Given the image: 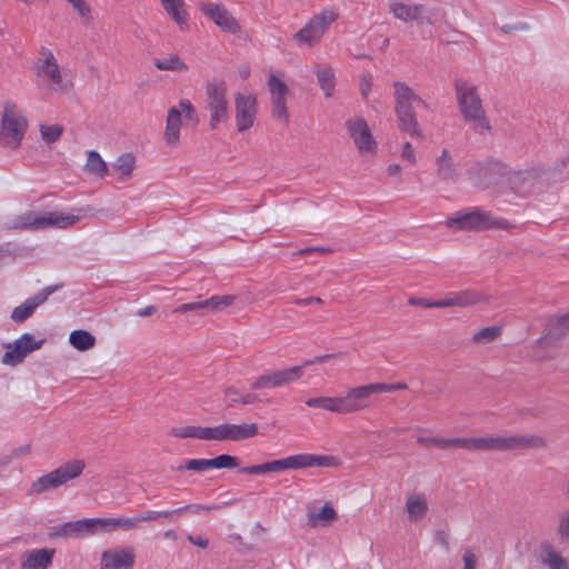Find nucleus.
<instances>
[{
	"mask_svg": "<svg viewBox=\"0 0 569 569\" xmlns=\"http://www.w3.org/2000/svg\"><path fill=\"white\" fill-rule=\"evenodd\" d=\"M174 513H177V511L144 510L132 517L84 518L68 521L53 528L51 537L80 539L98 533L132 531L139 528L140 522L156 521L160 518H171Z\"/></svg>",
	"mask_w": 569,
	"mask_h": 569,
	"instance_id": "nucleus-1",
	"label": "nucleus"
},
{
	"mask_svg": "<svg viewBox=\"0 0 569 569\" xmlns=\"http://www.w3.org/2000/svg\"><path fill=\"white\" fill-rule=\"evenodd\" d=\"M33 72L40 90L47 98H66L74 93L70 71L59 62L51 49H40L33 62Z\"/></svg>",
	"mask_w": 569,
	"mask_h": 569,
	"instance_id": "nucleus-2",
	"label": "nucleus"
},
{
	"mask_svg": "<svg viewBox=\"0 0 569 569\" xmlns=\"http://www.w3.org/2000/svg\"><path fill=\"white\" fill-rule=\"evenodd\" d=\"M455 94L462 120L479 133L488 132L491 127L478 86L467 80H458L455 82Z\"/></svg>",
	"mask_w": 569,
	"mask_h": 569,
	"instance_id": "nucleus-3",
	"label": "nucleus"
},
{
	"mask_svg": "<svg viewBox=\"0 0 569 569\" xmlns=\"http://www.w3.org/2000/svg\"><path fill=\"white\" fill-rule=\"evenodd\" d=\"M340 460L329 455L299 453L286 458L267 461L260 465L241 469L244 475L280 473L287 470H301L308 468H338Z\"/></svg>",
	"mask_w": 569,
	"mask_h": 569,
	"instance_id": "nucleus-4",
	"label": "nucleus"
},
{
	"mask_svg": "<svg viewBox=\"0 0 569 569\" xmlns=\"http://www.w3.org/2000/svg\"><path fill=\"white\" fill-rule=\"evenodd\" d=\"M29 120L26 111L13 101H6L0 111V147L17 151L28 132Z\"/></svg>",
	"mask_w": 569,
	"mask_h": 569,
	"instance_id": "nucleus-5",
	"label": "nucleus"
},
{
	"mask_svg": "<svg viewBox=\"0 0 569 569\" xmlns=\"http://www.w3.org/2000/svg\"><path fill=\"white\" fill-rule=\"evenodd\" d=\"M395 97V112L398 127L411 137L421 138L416 108L423 104V100L406 82L396 81L392 84Z\"/></svg>",
	"mask_w": 569,
	"mask_h": 569,
	"instance_id": "nucleus-6",
	"label": "nucleus"
},
{
	"mask_svg": "<svg viewBox=\"0 0 569 569\" xmlns=\"http://www.w3.org/2000/svg\"><path fill=\"white\" fill-rule=\"evenodd\" d=\"M546 439L538 435H485L469 438V451H509L519 449H541L546 447Z\"/></svg>",
	"mask_w": 569,
	"mask_h": 569,
	"instance_id": "nucleus-7",
	"label": "nucleus"
},
{
	"mask_svg": "<svg viewBox=\"0 0 569 569\" xmlns=\"http://www.w3.org/2000/svg\"><path fill=\"white\" fill-rule=\"evenodd\" d=\"M80 217L61 211H24L10 219L7 224L12 229L42 230L49 228H68L78 223Z\"/></svg>",
	"mask_w": 569,
	"mask_h": 569,
	"instance_id": "nucleus-8",
	"label": "nucleus"
},
{
	"mask_svg": "<svg viewBox=\"0 0 569 569\" xmlns=\"http://www.w3.org/2000/svg\"><path fill=\"white\" fill-rule=\"evenodd\" d=\"M446 226L453 231L511 230L510 221L493 217L479 209L459 211L447 218Z\"/></svg>",
	"mask_w": 569,
	"mask_h": 569,
	"instance_id": "nucleus-9",
	"label": "nucleus"
},
{
	"mask_svg": "<svg viewBox=\"0 0 569 569\" xmlns=\"http://www.w3.org/2000/svg\"><path fill=\"white\" fill-rule=\"evenodd\" d=\"M259 436V427L253 421L240 423L220 422L212 426L199 425V441L238 442Z\"/></svg>",
	"mask_w": 569,
	"mask_h": 569,
	"instance_id": "nucleus-10",
	"label": "nucleus"
},
{
	"mask_svg": "<svg viewBox=\"0 0 569 569\" xmlns=\"http://www.w3.org/2000/svg\"><path fill=\"white\" fill-rule=\"evenodd\" d=\"M338 19L333 9H325L313 14L298 31L292 34V41L299 49L317 47L330 26Z\"/></svg>",
	"mask_w": 569,
	"mask_h": 569,
	"instance_id": "nucleus-11",
	"label": "nucleus"
},
{
	"mask_svg": "<svg viewBox=\"0 0 569 569\" xmlns=\"http://www.w3.org/2000/svg\"><path fill=\"white\" fill-rule=\"evenodd\" d=\"M266 86L272 118L278 123L287 126L289 123L288 99L291 92L286 74L282 71H270Z\"/></svg>",
	"mask_w": 569,
	"mask_h": 569,
	"instance_id": "nucleus-12",
	"label": "nucleus"
},
{
	"mask_svg": "<svg viewBox=\"0 0 569 569\" xmlns=\"http://www.w3.org/2000/svg\"><path fill=\"white\" fill-rule=\"evenodd\" d=\"M86 468L81 459H73L60 465L57 469L36 479L31 485L32 493H43L79 478Z\"/></svg>",
	"mask_w": 569,
	"mask_h": 569,
	"instance_id": "nucleus-13",
	"label": "nucleus"
},
{
	"mask_svg": "<svg viewBox=\"0 0 569 569\" xmlns=\"http://www.w3.org/2000/svg\"><path fill=\"white\" fill-rule=\"evenodd\" d=\"M206 108L209 111V126L217 129L228 119V86L224 80L213 78L206 84Z\"/></svg>",
	"mask_w": 569,
	"mask_h": 569,
	"instance_id": "nucleus-14",
	"label": "nucleus"
},
{
	"mask_svg": "<svg viewBox=\"0 0 569 569\" xmlns=\"http://www.w3.org/2000/svg\"><path fill=\"white\" fill-rule=\"evenodd\" d=\"M183 120H196V108L188 99H180L176 106H171L167 111L163 130V140L167 146L177 147L180 143Z\"/></svg>",
	"mask_w": 569,
	"mask_h": 569,
	"instance_id": "nucleus-15",
	"label": "nucleus"
},
{
	"mask_svg": "<svg viewBox=\"0 0 569 569\" xmlns=\"http://www.w3.org/2000/svg\"><path fill=\"white\" fill-rule=\"evenodd\" d=\"M198 7L206 20L214 24L222 33L236 36L241 32V23L223 2L206 0L200 1Z\"/></svg>",
	"mask_w": 569,
	"mask_h": 569,
	"instance_id": "nucleus-16",
	"label": "nucleus"
},
{
	"mask_svg": "<svg viewBox=\"0 0 569 569\" xmlns=\"http://www.w3.org/2000/svg\"><path fill=\"white\" fill-rule=\"evenodd\" d=\"M233 117L236 130L246 133L256 123L258 114V96L249 90H240L233 94Z\"/></svg>",
	"mask_w": 569,
	"mask_h": 569,
	"instance_id": "nucleus-17",
	"label": "nucleus"
},
{
	"mask_svg": "<svg viewBox=\"0 0 569 569\" xmlns=\"http://www.w3.org/2000/svg\"><path fill=\"white\" fill-rule=\"evenodd\" d=\"M350 140L361 157L371 159L378 153V141L363 118L355 117L346 121Z\"/></svg>",
	"mask_w": 569,
	"mask_h": 569,
	"instance_id": "nucleus-18",
	"label": "nucleus"
},
{
	"mask_svg": "<svg viewBox=\"0 0 569 569\" xmlns=\"http://www.w3.org/2000/svg\"><path fill=\"white\" fill-rule=\"evenodd\" d=\"M435 176L445 184H455L460 178L457 153L448 147L438 148L432 156Z\"/></svg>",
	"mask_w": 569,
	"mask_h": 569,
	"instance_id": "nucleus-19",
	"label": "nucleus"
},
{
	"mask_svg": "<svg viewBox=\"0 0 569 569\" xmlns=\"http://www.w3.org/2000/svg\"><path fill=\"white\" fill-rule=\"evenodd\" d=\"M486 301H487V299L482 295H480L478 292H473V291L457 292V293H453V295L448 296L440 300H429V299L417 298V297H410L408 300L409 305H411V306H418V307L430 308V309L431 308L442 309V308H453V307L467 308V307H471V306H475V305H478L481 302H486Z\"/></svg>",
	"mask_w": 569,
	"mask_h": 569,
	"instance_id": "nucleus-20",
	"label": "nucleus"
},
{
	"mask_svg": "<svg viewBox=\"0 0 569 569\" xmlns=\"http://www.w3.org/2000/svg\"><path fill=\"white\" fill-rule=\"evenodd\" d=\"M380 389L383 388L377 387L376 382L349 388L342 396L345 413H355L369 408L372 396L379 393Z\"/></svg>",
	"mask_w": 569,
	"mask_h": 569,
	"instance_id": "nucleus-21",
	"label": "nucleus"
},
{
	"mask_svg": "<svg viewBox=\"0 0 569 569\" xmlns=\"http://www.w3.org/2000/svg\"><path fill=\"white\" fill-rule=\"evenodd\" d=\"M136 551L130 546L103 549L100 553L99 569H133Z\"/></svg>",
	"mask_w": 569,
	"mask_h": 569,
	"instance_id": "nucleus-22",
	"label": "nucleus"
},
{
	"mask_svg": "<svg viewBox=\"0 0 569 569\" xmlns=\"http://www.w3.org/2000/svg\"><path fill=\"white\" fill-rule=\"evenodd\" d=\"M234 301L236 297L233 295L214 296L207 300L180 305L174 309L173 312L180 315L188 312L213 315L229 308L233 305Z\"/></svg>",
	"mask_w": 569,
	"mask_h": 569,
	"instance_id": "nucleus-23",
	"label": "nucleus"
},
{
	"mask_svg": "<svg viewBox=\"0 0 569 569\" xmlns=\"http://www.w3.org/2000/svg\"><path fill=\"white\" fill-rule=\"evenodd\" d=\"M338 518V512L330 501L322 506H307L306 523L311 529L330 527Z\"/></svg>",
	"mask_w": 569,
	"mask_h": 569,
	"instance_id": "nucleus-24",
	"label": "nucleus"
},
{
	"mask_svg": "<svg viewBox=\"0 0 569 569\" xmlns=\"http://www.w3.org/2000/svg\"><path fill=\"white\" fill-rule=\"evenodd\" d=\"M40 346L41 343L36 342L31 335L24 333L12 345L8 346V350L2 358V362L8 366H16L20 363L28 353L38 350Z\"/></svg>",
	"mask_w": 569,
	"mask_h": 569,
	"instance_id": "nucleus-25",
	"label": "nucleus"
},
{
	"mask_svg": "<svg viewBox=\"0 0 569 569\" xmlns=\"http://www.w3.org/2000/svg\"><path fill=\"white\" fill-rule=\"evenodd\" d=\"M405 513L409 522H420L429 512L428 498L422 492H410L405 499Z\"/></svg>",
	"mask_w": 569,
	"mask_h": 569,
	"instance_id": "nucleus-26",
	"label": "nucleus"
},
{
	"mask_svg": "<svg viewBox=\"0 0 569 569\" xmlns=\"http://www.w3.org/2000/svg\"><path fill=\"white\" fill-rule=\"evenodd\" d=\"M388 7L392 16L405 23L418 21L425 13L422 6L405 0H392Z\"/></svg>",
	"mask_w": 569,
	"mask_h": 569,
	"instance_id": "nucleus-27",
	"label": "nucleus"
},
{
	"mask_svg": "<svg viewBox=\"0 0 569 569\" xmlns=\"http://www.w3.org/2000/svg\"><path fill=\"white\" fill-rule=\"evenodd\" d=\"M136 166L137 159L132 152L119 154L111 164L113 174L121 182L132 179Z\"/></svg>",
	"mask_w": 569,
	"mask_h": 569,
	"instance_id": "nucleus-28",
	"label": "nucleus"
},
{
	"mask_svg": "<svg viewBox=\"0 0 569 569\" xmlns=\"http://www.w3.org/2000/svg\"><path fill=\"white\" fill-rule=\"evenodd\" d=\"M539 560L546 569H569L568 559L549 543L541 546Z\"/></svg>",
	"mask_w": 569,
	"mask_h": 569,
	"instance_id": "nucleus-29",
	"label": "nucleus"
},
{
	"mask_svg": "<svg viewBox=\"0 0 569 569\" xmlns=\"http://www.w3.org/2000/svg\"><path fill=\"white\" fill-rule=\"evenodd\" d=\"M52 290L47 288L36 297L28 299L22 305L16 307L11 315L12 320L16 322H22L28 319L33 313L34 309L47 300Z\"/></svg>",
	"mask_w": 569,
	"mask_h": 569,
	"instance_id": "nucleus-30",
	"label": "nucleus"
},
{
	"mask_svg": "<svg viewBox=\"0 0 569 569\" xmlns=\"http://www.w3.org/2000/svg\"><path fill=\"white\" fill-rule=\"evenodd\" d=\"M53 549H36L23 556L21 567L24 569H46L50 566Z\"/></svg>",
	"mask_w": 569,
	"mask_h": 569,
	"instance_id": "nucleus-31",
	"label": "nucleus"
},
{
	"mask_svg": "<svg viewBox=\"0 0 569 569\" xmlns=\"http://www.w3.org/2000/svg\"><path fill=\"white\" fill-rule=\"evenodd\" d=\"M164 12L177 23L180 30L188 26V11L184 0H160Z\"/></svg>",
	"mask_w": 569,
	"mask_h": 569,
	"instance_id": "nucleus-32",
	"label": "nucleus"
},
{
	"mask_svg": "<svg viewBox=\"0 0 569 569\" xmlns=\"http://www.w3.org/2000/svg\"><path fill=\"white\" fill-rule=\"evenodd\" d=\"M83 171L93 178L103 179L109 174V167L99 152L90 150L87 152Z\"/></svg>",
	"mask_w": 569,
	"mask_h": 569,
	"instance_id": "nucleus-33",
	"label": "nucleus"
},
{
	"mask_svg": "<svg viewBox=\"0 0 569 569\" xmlns=\"http://www.w3.org/2000/svg\"><path fill=\"white\" fill-rule=\"evenodd\" d=\"M312 71L317 78L320 90L326 98H330L335 89L336 80L333 68L329 64H318L312 68Z\"/></svg>",
	"mask_w": 569,
	"mask_h": 569,
	"instance_id": "nucleus-34",
	"label": "nucleus"
},
{
	"mask_svg": "<svg viewBox=\"0 0 569 569\" xmlns=\"http://www.w3.org/2000/svg\"><path fill=\"white\" fill-rule=\"evenodd\" d=\"M306 406L309 408H320L331 413H345L342 397L320 396L309 398L306 401Z\"/></svg>",
	"mask_w": 569,
	"mask_h": 569,
	"instance_id": "nucleus-35",
	"label": "nucleus"
},
{
	"mask_svg": "<svg viewBox=\"0 0 569 569\" xmlns=\"http://www.w3.org/2000/svg\"><path fill=\"white\" fill-rule=\"evenodd\" d=\"M68 340L69 343L80 352L91 350L97 343L96 337L91 332L82 329L71 331Z\"/></svg>",
	"mask_w": 569,
	"mask_h": 569,
	"instance_id": "nucleus-36",
	"label": "nucleus"
},
{
	"mask_svg": "<svg viewBox=\"0 0 569 569\" xmlns=\"http://www.w3.org/2000/svg\"><path fill=\"white\" fill-rule=\"evenodd\" d=\"M272 372L274 377V388H280L299 381L303 376V367L293 366Z\"/></svg>",
	"mask_w": 569,
	"mask_h": 569,
	"instance_id": "nucleus-37",
	"label": "nucleus"
},
{
	"mask_svg": "<svg viewBox=\"0 0 569 569\" xmlns=\"http://www.w3.org/2000/svg\"><path fill=\"white\" fill-rule=\"evenodd\" d=\"M41 141L51 147L61 139L63 127L59 123L40 122L38 126Z\"/></svg>",
	"mask_w": 569,
	"mask_h": 569,
	"instance_id": "nucleus-38",
	"label": "nucleus"
},
{
	"mask_svg": "<svg viewBox=\"0 0 569 569\" xmlns=\"http://www.w3.org/2000/svg\"><path fill=\"white\" fill-rule=\"evenodd\" d=\"M502 332L501 326H489L476 331L471 336V342L477 346H483L498 339Z\"/></svg>",
	"mask_w": 569,
	"mask_h": 569,
	"instance_id": "nucleus-39",
	"label": "nucleus"
},
{
	"mask_svg": "<svg viewBox=\"0 0 569 569\" xmlns=\"http://www.w3.org/2000/svg\"><path fill=\"white\" fill-rule=\"evenodd\" d=\"M429 443L440 449H465L469 451V438H432Z\"/></svg>",
	"mask_w": 569,
	"mask_h": 569,
	"instance_id": "nucleus-40",
	"label": "nucleus"
},
{
	"mask_svg": "<svg viewBox=\"0 0 569 569\" xmlns=\"http://www.w3.org/2000/svg\"><path fill=\"white\" fill-rule=\"evenodd\" d=\"M82 23L89 24L93 20L92 9L88 0H66Z\"/></svg>",
	"mask_w": 569,
	"mask_h": 569,
	"instance_id": "nucleus-41",
	"label": "nucleus"
},
{
	"mask_svg": "<svg viewBox=\"0 0 569 569\" xmlns=\"http://www.w3.org/2000/svg\"><path fill=\"white\" fill-rule=\"evenodd\" d=\"M169 436L177 440L192 439L199 441V425L171 427L169 430Z\"/></svg>",
	"mask_w": 569,
	"mask_h": 569,
	"instance_id": "nucleus-42",
	"label": "nucleus"
},
{
	"mask_svg": "<svg viewBox=\"0 0 569 569\" xmlns=\"http://www.w3.org/2000/svg\"><path fill=\"white\" fill-rule=\"evenodd\" d=\"M223 395L231 402L240 403L242 406H249V405H252L253 402H256V396H253L251 393H240V391L232 386L227 387L223 390Z\"/></svg>",
	"mask_w": 569,
	"mask_h": 569,
	"instance_id": "nucleus-43",
	"label": "nucleus"
},
{
	"mask_svg": "<svg viewBox=\"0 0 569 569\" xmlns=\"http://www.w3.org/2000/svg\"><path fill=\"white\" fill-rule=\"evenodd\" d=\"M567 331H569V312L553 319L548 337L560 338Z\"/></svg>",
	"mask_w": 569,
	"mask_h": 569,
	"instance_id": "nucleus-44",
	"label": "nucleus"
},
{
	"mask_svg": "<svg viewBox=\"0 0 569 569\" xmlns=\"http://www.w3.org/2000/svg\"><path fill=\"white\" fill-rule=\"evenodd\" d=\"M156 67L159 70H166V71H184V70H187V66L177 56H171L167 59L158 60L156 62Z\"/></svg>",
	"mask_w": 569,
	"mask_h": 569,
	"instance_id": "nucleus-45",
	"label": "nucleus"
},
{
	"mask_svg": "<svg viewBox=\"0 0 569 569\" xmlns=\"http://www.w3.org/2000/svg\"><path fill=\"white\" fill-rule=\"evenodd\" d=\"M212 469H233L239 466L237 457L230 455H220L211 458Z\"/></svg>",
	"mask_w": 569,
	"mask_h": 569,
	"instance_id": "nucleus-46",
	"label": "nucleus"
},
{
	"mask_svg": "<svg viewBox=\"0 0 569 569\" xmlns=\"http://www.w3.org/2000/svg\"><path fill=\"white\" fill-rule=\"evenodd\" d=\"M557 535L563 543H569V511L559 515Z\"/></svg>",
	"mask_w": 569,
	"mask_h": 569,
	"instance_id": "nucleus-47",
	"label": "nucleus"
},
{
	"mask_svg": "<svg viewBox=\"0 0 569 569\" xmlns=\"http://www.w3.org/2000/svg\"><path fill=\"white\" fill-rule=\"evenodd\" d=\"M267 388H274V377L272 371L256 377L250 385L251 390H261Z\"/></svg>",
	"mask_w": 569,
	"mask_h": 569,
	"instance_id": "nucleus-48",
	"label": "nucleus"
},
{
	"mask_svg": "<svg viewBox=\"0 0 569 569\" xmlns=\"http://www.w3.org/2000/svg\"><path fill=\"white\" fill-rule=\"evenodd\" d=\"M184 468L189 471H208L212 469L211 459H191L186 462Z\"/></svg>",
	"mask_w": 569,
	"mask_h": 569,
	"instance_id": "nucleus-49",
	"label": "nucleus"
},
{
	"mask_svg": "<svg viewBox=\"0 0 569 569\" xmlns=\"http://www.w3.org/2000/svg\"><path fill=\"white\" fill-rule=\"evenodd\" d=\"M400 158L410 166H415L417 163L416 149L411 142L407 141L403 143L400 151Z\"/></svg>",
	"mask_w": 569,
	"mask_h": 569,
	"instance_id": "nucleus-50",
	"label": "nucleus"
},
{
	"mask_svg": "<svg viewBox=\"0 0 569 569\" xmlns=\"http://www.w3.org/2000/svg\"><path fill=\"white\" fill-rule=\"evenodd\" d=\"M373 87L371 76L365 74L360 77L359 89L362 98H368Z\"/></svg>",
	"mask_w": 569,
	"mask_h": 569,
	"instance_id": "nucleus-51",
	"label": "nucleus"
},
{
	"mask_svg": "<svg viewBox=\"0 0 569 569\" xmlns=\"http://www.w3.org/2000/svg\"><path fill=\"white\" fill-rule=\"evenodd\" d=\"M386 173L389 178L401 181L403 176V168L401 167V164L392 162L387 166Z\"/></svg>",
	"mask_w": 569,
	"mask_h": 569,
	"instance_id": "nucleus-52",
	"label": "nucleus"
},
{
	"mask_svg": "<svg viewBox=\"0 0 569 569\" xmlns=\"http://www.w3.org/2000/svg\"><path fill=\"white\" fill-rule=\"evenodd\" d=\"M462 561H463V569H476V567H477V557L470 550H467L463 553Z\"/></svg>",
	"mask_w": 569,
	"mask_h": 569,
	"instance_id": "nucleus-53",
	"label": "nucleus"
},
{
	"mask_svg": "<svg viewBox=\"0 0 569 569\" xmlns=\"http://www.w3.org/2000/svg\"><path fill=\"white\" fill-rule=\"evenodd\" d=\"M377 387H382L386 389H380L379 393L382 392H392L396 390H402L407 388L406 383H385V382H376Z\"/></svg>",
	"mask_w": 569,
	"mask_h": 569,
	"instance_id": "nucleus-54",
	"label": "nucleus"
},
{
	"mask_svg": "<svg viewBox=\"0 0 569 569\" xmlns=\"http://www.w3.org/2000/svg\"><path fill=\"white\" fill-rule=\"evenodd\" d=\"M188 540H189L192 545H194V546H197V547H199V548H202V549L207 548V547H208V545H209L208 540H207L206 538L200 537V536H197V537L189 536V537H188Z\"/></svg>",
	"mask_w": 569,
	"mask_h": 569,
	"instance_id": "nucleus-55",
	"label": "nucleus"
},
{
	"mask_svg": "<svg viewBox=\"0 0 569 569\" xmlns=\"http://www.w3.org/2000/svg\"><path fill=\"white\" fill-rule=\"evenodd\" d=\"M31 452H32V446L23 445L14 450V456L16 457L29 456Z\"/></svg>",
	"mask_w": 569,
	"mask_h": 569,
	"instance_id": "nucleus-56",
	"label": "nucleus"
},
{
	"mask_svg": "<svg viewBox=\"0 0 569 569\" xmlns=\"http://www.w3.org/2000/svg\"><path fill=\"white\" fill-rule=\"evenodd\" d=\"M162 537L166 541L173 542L178 539V533L173 529H168L162 533Z\"/></svg>",
	"mask_w": 569,
	"mask_h": 569,
	"instance_id": "nucleus-57",
	"label": "nucleus"
},
{
	"mask_svg": "<svg viewBox=\"0 0 569 569\" xmlns=\"http://www.w3.org/2000/svg\"><path fill=\"white\" fill-rule=\"evenodd\" d=\"M156 311H157L156 307L148 306V307L139 309L138 316L139 317H149V316L153 315Z\"/></svg>",
	"mask_w": 569,
	"mask_h": 569,
	"instance_id": "nucleus-58",
	"label": "nucleus"
},
{
	"mask_svg": "<svg viewBox=\"0 0 569 569\" xmlns=\"http://www.w3.org/2000/svg\"><path fill=\"white\" fill-rule=\"evenodd\" d=\"M333 358H335L333 355H322V356H319V357L315 358L313 361L315 362H326V361H328L330 359H333Z\"/></svg>",
	"mask_w": 569,
	"mask_h": 569,
	"instance_id": "nucleus-59",
	"label": "nucleus"
}]
</instances>
